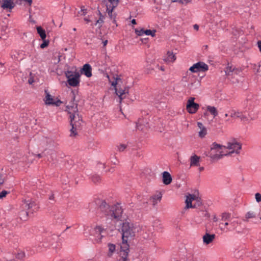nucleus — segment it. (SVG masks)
<instances>
[{
  "instance_id": "ea45409f",
  "label": "nucleus",
  "mask_w": 261,
  "mask_h": 261,
  "mask_svg": "<svg viewBox=\"0 0 261 261\" xmlns=\"http://www.w3.org/2000/svg\"><path fill=\"white\" fill-rule=\"evenodd\" d=\"M255 200L257 203L261 202V194L256 193L255 194Z\"/></svg>"
},
{
  "instance_id": "c03bdc74",
  "label": "nucleus",
  "mask_w": 261,
  "mask_h": 261,
  "mask_svg": "<svg viewBox=\"0 0 261 261\" xmlns=\"http://www.w3.org/2000/svg\"><path fill=\"white\" fill-rule=\"evenodd\" d=\"M48 44V42L45 40V39L43 40V42L40 45V47L41 48H44V47H46Z\"/></svg>"
},
{
  "instance_id": "20e7f679",
  "label": "nucleus",
  "mask_w": 261,
  "mask_h": 261,
  "mask_svg": "<svg viewBox=\"0 0 261 261\" xmlns=\"http://www.w3.org/2000/svg\"><path fill=\"white\" fill-rule=\"evenodd\" d=\"M22 207L25 211H22L20 214V218L22 220H26L29 214H32L38 210V206L31 200H25L22 204Z\"/></svg>"
},
{
  "instance_id": "f257e3e1",
  "label": "nucleus",
  "mask_w": 261,
  "mask_h": 261,
  "mask_svg": "<svg viewBox=\"0 0 261 261\" xmlns=\"http://www.w3.org/2000/svg\"><path fill=\"white\" fill-rule=\"evenodd\" d=\"M121 231L122 242L120 247L125 254L127 253V251L129 250V246L127 244L128 239H132L139 233H140L142 237L145 239H148L150 237V234L147 233L145 229H142L140 226L126 221L122 223Z\"/></svg>"
},
{
  "instance_id": "49530a36",
  "label": "nucleus",
  "mask_w": 261,
  "mask_h": 261,
  "mask_svg": "<svg viewBox=\"0 0 261 261\" xmlns=\"http://www.w3.org/2000/svg\"><path fill=\"white\" fill-rule=\"evenodd\" d=\"M212 219L214 222H217L218 220V218L216 215H214L212 216Z\"/></svg>"
},
{
  "instance_id": "f704fd0d",
  "label": "nucleus",
  "mask_w": 261,
  "mask_h": 261,
  "mask_svg": "<svg viewBox=\"0 0 261 261\" xmlns=\"http://www.w3.org/2000/svg\"><path fill=\"white\" fill-rule=\"evenodd\" d=\"M155 30H146L145 35L147 36H151V37H154L155 36Z\"/></svg>"
},
{
  "instance_id": "3c124183",
  "label": "nucleus",
  "mask_w": 261,
  "mask_h": 261,
  "mask_svg": "<svg viewBox=\"0 0 261 261\" xmlns=\"http://www.w3.org/2000/svg\"><path fill=\"white\" fill-rule=\"evenodd\" d=\"M158 69L161 70L162 71H164L165 70V68H164V66H158Z\"/></svg>"
},
{
  "instance_id": "09e8293b",
  "label": "nucleus",
  "mask_w": 261,
  "mask_h": 261,
  "mask_svg": "<svg viewBox=\"0 0 261 261\" xmlns=\"http://www.w3.org/2000/svg\"><path fill=\"white\" fill-rule=\"evenodd\" d=\"M193 28L195 30L197 31L199 29V25L198 24H195L193 25Z\"/></svg>"
},
{
  "instance_id": "b1692460",
  "label": "nucleus",
  "mask_w": 261,
  "mask_h": 261,
  "mask_svg": "<svg viewBox=\"0 0 261 261\" xmlns=\"http://www.w3.org/2000/svg\"><path fill=\"white\" fill-rule=\"evenodd\" d=\"M148 127L147 123L145 124L143 119H139L136 123V128L140 130H144Z\"/></svg>"
},
{
  "instance_id": "c756f323",
  "label": "nucleus",
  "mask_w": 261,
  "mask_h": 261,
  "mask_svg": "<svg viewBox=\"0 0 261 261\" xmlns=\"http://www.w3.org/2000/svg\"><path fill=\"white\" fill-rule=\"evenodd\" d=\"M37 31L41 38L44 40L46 37L45 30L43 29L41 27L39 26L37 27Z\"/></svg>"
},
{
  "instance_id": "2f4dec72",
  "label": "nucleus",
  "mask_w": 261,
  "mask_h": 261,
  "mask_svg": "<svg viewBox=\"0 0 261 261\" xmlns=\"http://www.w3.org/2000/svg\"><path fill=\"white\" fill-rule=\"evenodd\" d=\"M162 198V194L158 193L152 196L151 198V202L153 205H155L159 201H160Z\"/></svg>"
},
{
  "instance_id": "6ab92c4d",
  "label": "nucleus",
  "mask_w": 261,
  "mask_h": 261,
  "mask_svg": "<svg viewBox=\"0 0 261 261\" xmlns=\"http://www.w3.org/2000/svg\"><path fill=\"white\" fill-rule=\"evenodd\" d=\"M164 61L166 63H173L176 60L175 54L170 51H167L166 55L164 57Z\"/></svg>"
},
{
  "instance_id": "9d476101",
  "label": "nucleus",
  "mask_w": 261,
  "mask_h": 261,
  "mask_svg": "<svg viewBox=\"0 0 261 261\" xmlns=\"http://www.w3.org/2000/svg\"><path fill=\"white\" fill-rule=\"evenodd\" d=\"M197 203V205H199L201 203L200 199L197 195L196 194H189L186 197L185 201L186 203V208L195 207L196 205L195 203L192 204V202Z\"/></svg>"
},
{
  "instance_id": "6e6d98bb",
  "label": "nucleus",
  "mask_w": 261,
  "mask_h": 261,
  "mask_svg": "<svg viewBox=\"0 0 261 261\" xmlns=\"http://www.w3.org/2000/svg\"><path fill=\"white\" fill-rule=\"evenodd\" d=\"M181 2L182 3H188L189 1L188 0H180Z\"/></svg>"
},
{
  "instance_id": "4468645a",
  "label": "nucleus",
  "mask_w": 261,
  "mask_h": 261,
  "mask_svg": "<svg viewBox=\"0 0 261 261\" xmlns=\"http://www.w3.org/2000/svg\"><path fill=\"white\" fill-rule=\"evenodd\" d=\"M208 69V66L202 62H199L193 64L190 68L189 70L192 72H198L201 71H205Z\"/></svg>"
},
{
  "instance_id": "bf43d9fd",
  "label": "nucleus",
  "mask_w": 261,
  "mask_h": 261,
  "mask_svg": "<svg viewBox=\"0 0 261 261\" xmlns=\"http://www.w3.org/2000/svg\"><path fill=\"white\" fill-rule=\"evenodd\" d=\"M204 170V168L203 167H200L199 168V171L200 172L203 171Z\"/></svg>"
},
{
  "instance_id": "774afa93",
  "label": "nucleus",
  "mask_w": 261,
  "mask_h": 261,
  "mask_svg": "<svg viewBox=\"0 0 261 261\" xmlns=\"http://www.w3.org/2000/svg\"><path fill=\"white\" fill-rule=\"evenodd\" d=\"M75 30H76L75 28H74L73 31H75Z\"/></svg>"
},
{
  "instance_id": "0e129e2a",
  "label": "nucleus",
  "mask_w": 261,
  "mask_h": 261,
  "mask_svg": "<svg viewBox=\"0 0 261 261\" xmlns=\"http://www.w3.org/2000/svg\"><path fill=\"white\" fill-rule=\"evenodd\" d=\"M38 156L39 158L41 156V155L40 154H38Z\"/></svg>"
},
{
  "instance_id": "2eb2a0df",
  "label": "nucleus",
  "mask_w": 261,
  "mask_h": 261,
  "mask_svg": "<svg viewBox=\"0 0 261 261\" xmlns=\"http://www.w3.org/2000/svg\"><path fill=\"white\" fill-rule=\"evenodd\" d=\"M237 222L234 221H226L224 223L221 222L219 224V227L223 232H227L233 230Z\"/></svg>"
},
{
  "instance_id": "680f3d73",
  "label": "nucleus",
  "mask_w": 261,
  "mask_h": 261,
  "mask_svg": "<svg viewBox=\"0 0 261 261\" xmlns=\"http://www.w3.org/2000/svg\"><path fill=\"white\" fill-rule=\"evenodd\" d=\"M29 83L30 84H32V83H33V81H31V80H29Z\"/></svg>"
},
{
  "instance_id": "1a4fd4ad",
  "label": "nucleus",
  "mask_w": 261,
  "mask_h": 261,
  "mask_svg": "<svg viewBox=\"0 0 261 261\" xmlns=\"http://www.w3.org/2000/svg\"><path fill=\"white\" fill-rule=\"evenodd\" d=\"M120 81V79H116L114 81L112 82V85L115 87V92L119 98V102H121L122 100L125 98L128 94V88H118L117 86L119 82Z\"/></svg>"
},
{
  "instance_id": "a18cd8bd",
  "label": "nucleus",
  "mask_w": 261,
  "mask_h": 261,
  "mask_svg": "<svg viewBox=\"0 0 261 261\" xmlns=\"http://www.w3.org/2000/svg\"><path fill=\"white\" fill-rule=\"evenodd\" d=\"M204 217L208 218L210 217V214L207 211H204L202 213Z\"/></svg>"
},
{
  "instance_id": "864d4df0",
  "label": "nucleus",
  "mask_w": 261,
  "mask_h": 261,
  "mask_svg": "<svg viewBox=\"0 0 261 261\" xmlns=\"http://www.w3.org/2000/svg\"><path fill=\"white\" fill-rule=\"evenodd\" d=\"M132 23L133 24H136V21L135 19H133V20H132V21H131Z\"/></svg>"
},
{
  "instance_id": "69168bd1",
  "label": "nucleus",
  "mask_w": 261,
  "mask_h": 261,
  "mask_svg": "<svg viewBox=\"0 0 261 261\" xmlns=\"http://www.w3.org/2000/svg\"><path fill=\"white\" fill-rule=\"evenodd\" d=\"M2 184H3V182L0 181V185H2Z\"/></svg>"
},
{
  "instance_id": "e433bc0d",
  "label": "nucleus",
  "mask_w": 261,
  "mask_h": 261,
  "mask_svg": "<svg viewBox=\"0 0 261 261\" xmlns=\"http://www.w3.org/2000/svg\"><path fill=\"white\" fill-rule=\"evenodd\" d=\"M253 69L254 72L259 73L261 71L260 70V64L258 63L257 64H254L253 67Z\"/></svg>"
},
{
  "instance_id": "f03ea898",
  "label": "nucleus",
  "mask_w": 261,
  "mask_h": 261,
  "mask_svg": "<svg viewBox=\"0 0 261 261\" xmlns=\"http://www.w3.org/2000/svg\"><path fill=\"white\" fill-rule=\"evenodd\" d=\"M99 216L105 217L108 223L113 224L117 221H122L125 219L123 209L120 204L117 203L110 206L106 202L102 201L99 207Z\"/></svg>"
},
{
  "instance_id": "5701e85b",
  "label": "nucleus",
  "mask_w": 261,
  "mask_h": 261,
  "mask_svg": "<svg viewBox=\"0 0 261 261\" xmlns=\"http://www.w3.org/2000/svg\"><path fill=\"white\" fill-rule=\"evenodd\" d=\"M172 180V177L168 172L164 171L163 173V182L165 185H169L171 182Z\"/></svg>"
},
{
  "instance_id": "72a5a7b5",
  "label": "nucleus",
  "mask_w": 261,
  "mask_h": 261,
  "mask_svg": "<svg viewBox=\"0 0 261 261\" xmlns=\"http://www.w3.org/2000/svg\"><path fill=\"white\" fill-rule=\"evenodd\" d=\"M113 10H111L109 8H107V11L108 12L109 16L112 19H113V22L116 23V20H115V15L113 13Z\"/></svg>"
},
{
  "instance_id": "4c0bfd02",
  "label": "nucleus",
  "mask_w": 261,
  "mask_h": 261,
  "mask_svg": "<svg viewBox=\"0 0 261 261\" xmlns=\"http://www.w3.org/2000/svg\"><path fill=\"white\" fill-rule=\"evenodd\" d=\"M127 145L125 144H121L117 146V148L119 151H123L126 148Z\"/></svg>"
},
{
  "instance_id": "a211bd4d",
  "label": "nucleus",
  "mask_w": 261,
  "mask_h": 261,
  "mask_svg": "<svg viewBox=\"0 0 261 261\" xmlns=\"http://www.w3.org/2000/svg\"><path fill=\"white\" fill-rule=\"evenodd\" d=\"M0 4L4 9L11 10L15 4L12 0H0Z\"/></svg>"
},
{
  "instance_id": "58836bf2",
  "label": "nucleus",
  "mask_w": 261,
  "mask_h": 261,
  "mask_svg": "<svg viewBox=\"0 0 261 261\" xmlns=\"http://www.w3.org/2000/svg\"><path fill=\"white\" fill-rule=\"evenodd\" d=\"M145 30L143 29H141L140 30H135V33L138 36H143V35L145 34Z\"/></svg>"
},
{
  "instance_id": "7ed1b4c3",
  "label": "nucleus",
  "mask_w": 261,
  "mask_h": 261,
  "mask_svg": "<svg viewBox=\"0 0 261 261\" xmlns=\"http://www.w3.org/2000/svg\"><path fill=\"white\" fill-rule=\"evenodd\" d=\"M181 82L189 93L195 95L201 93V82L195 75L187 72L182 77Z\"/></svg>"
},
{
  "instance_id": "ddd939ff",
  "label": "nucleus",
  "mask_w": 261,
  "mask_h": 261,
  "mask_svg": "<svg viewBox=\"0 0 261 261\" xmlns=\"http://www.w3.org/2000/svg\"><path fill=\"white\" fill-rule=\"evenodd\" d=\"M195 99L194 97H190L187 101L186 109L190 114L195 113L199 108V104L194 102Z\"/></svg>"
},
{
  "instance_id": "e2e57ef3",
  "label": "nucleus",
  "mask_w": 261,
  "mask_h": 261,
  "mask_svg": "<svg viewBox=\"0 0 261 261\" xmlns=\"http://www.w3.org/2000/svg\"><path fill=\"white\" fill-rule=\"evenodd\" d=\"M84 19H85V20L87 22H88L89 21V20L88 19H87L86 18H85Z\"/></svg>"
},
{
  "instance_id": "a19ab883",
  "label": "nucleus",
  "mask_w": 261,
  "mask_h": 261,
  "mask_svg": "<svg viewBox=\"0 0 261 261\" xmlns=\"http://www.w3.org/2000/svg\"><path fill=\"white\" fill-rule=\"evenodd\" d=\"M9 193V192L6 190H3L2 192H0V199L5 197Z\"/></svg>"
},
{
  "instance_id": "0eeeda50",
  "label": "nucleus",
  "mask_w": 261,
  "mask_h": 261,
  "mask_svg": "<svg viewBox=\"0 0 261 261\" xmlns=\"http://www.w3.org/2000/svg\"><path fill=\"white\" fill-rule=\"evenodd\" d=\"M65 75L67 79V83L69 85L74 87L79 86L81 76V74L79 72L67 71L65 73Z\"/></svg>"
},
{
  "instance_id": "4be33fe9",
  "label": "nucleus",
  "mask_w": 261,
  "mask_h": 261,
  "mask_svg": "<svg viewBox=\"0 0 261 261\" xmlns=\"http://www.w3.org/2000/svg\"><path fill=\"white\" fill-rule=\"evenodd\" d=\"M197 126L200 129L198 132L199 137L201 138H204L207 134L206 128L203 126L202 123L200 122H197Z\"/></svg>"
},
{
  "instance_id": "7c9ffc66",
  "label": "nucleus",
  "mask_w": 261,
  "mask_h": 261,
  "mask_svg": "<svg viewBox=\"0 0 261 261\" xmlns=\"http://www.w3.org/2000/svg\"><path fill=\"white\" fill-rule=\"evenodd\" d=\"M230 214L228 213H223L221 215V221L222 222H229L230 220Z\"/></svg>"
},
{
  "instance_id": "c85d7f7f",
  "label": "nucleus",
  "mask_w": 261,
  "mask_h": 261,
  "mask_svg": "<svg viewBox=\"0 0 261 261\" xmlns=\"http://www.w3.org/2000/svg\"><path fill=\"white\" fill-rule=\"evenodd\" d=\"M108 255L110 257H111L113 253L115 252L116 250V246L114 244L109 243L108 245Z\"/></svg>"
},
{
  "instance_id": "bb28decb",
  "label": "nucleus",
  "mask_w": 261,
  "mask_h": 261,
  "mask_svg": "<svg viewBox=\"0 0 261 261\" xmlns=\"http://www.w3.org/2000/svg\"><path fill=\"white\" fill-rule=\"evenodd\" d=\"M239 70L237 69H235L232 66H228L226 68L225 73L227 75H230L231 74L233 75V73L237 74Z\"/></svg>"
},
{
  "instance_id": "338daca9",
  "label": "nucleus",
  "mask_w": 261,
  "mask_h": 261,
  "mask_svg": "<svg viewBox=\"0 0 261 261\" xmlns=\"http://www.w3.org/2000/svg\"><path fill=\"white\" fill-rule=\"evenodd\" d=\"M85 231H86V229H85ZM84 233H85V234L87 233V232H86V231H85V232H84Z\"/></svg>"
},
{
  "instance_id": "8fccbe9b",
  "label": "nucleus",
  "mask_w": 261,
  "mask_h": 261,
  "mask_svg": "<svg viewBox=\"0 0 261 261\" xmlns=\"http://www.w3.org/2000/svg\"><path fill=\"white\" fill-rule=\"evenodd\" d=\"M49 199L50 200H54V195L53 194H51L49 197Z\"/></svg>"
},
{
  "instance_id": "052dcab7",
  "label": "nucleus",
  "mask_w": 261,
  "mask_h": 261,
  "mask_svg": "<svg viewBox=\"0 0 261 261\" xmlns=\"http://www.w3.org/2000/svg\"><path fill=\"white\" fill-rule=\"evenodd\" d=\"M229 115V113H226L225 114L224 116L225 117H227L228 116V115Z\"/></svg>"
},
{
  "instance_id": "9b49d317",
  "label": "nucleus",
  "mask_w": 261,
  "mask_h": 261,
  "mask_svg": "<svg viewBox=\"0 0 261 261\" xmlns=\"http://www.w3.org/2000/svg\"><path fill=\"white\" fill-rule=\"evenodd\" d=\"M45 96L44 98V102L46 105H53L57 107L60 106L62 103L58 97H55L51 95L46 90L45 91Z\"/></svg>"
},
{
  "instance_id": "37998d69",
  "label": "nucleus",
  "mask_w": 261,
  "mask_h": 261,
  "mask_svg": "<svg viewBox=\"0 0 261 261\" xmlns=\"http://www.w3.org/2000/svg\"><path fill=\"white\" fill-rule=\"evenodd\" d=\"M58 220L59 221H57L56 222V223H58V224H61L63 223L64 221V217L62 215L58 218Z\"/></svg>"
},
{
  "instance_id": "c9c22d12",
  "label": "nucleus",
  "mask_w": 261,
  "mask_h": 261,
  "mask_svg": "<svg viewBox=\"0 0 261 261\" xmlns=\"http://www.w3.org/2000/svg\"><path fill=\"white\" fill-rule=\"evenodd\" d=\"M256 217L255 214L253 212H248L245 215V218L248 219L254 218Z\"/></svg>"
},
{
  "instance_id": "4d7b16f0",
  "label": "nucleus",
  "mask_w": 261,
  "mask_h": 261,
  "mask_svg": "<svg viewBox=\"0 0 261 261\" xmlns=\"http://www.w3.org/2000/svg\"><path fill=\"white\" fill-rule=\"evenodd\" d=\"M86 10L84 9V7H82L81 9V11L83 12V14H85L86 13V12H85Z\"/></svg>"
},
{
  "instance_id": "13d9d810",
  "label": "nucleus",
  "mask_w": 261,
  "mask_h": 261,
  "mask_svg": "<svg viewBox=\"0 0 261 261\" xmlns=\"http://www.w3.org/2000/svg\"><path fill=\"white\" fill-rule=\"evenodd\" d=\"M48 245L46 244V243L45 242H44L43 244H42V246L44 247H48Z\"/></svg>"
},
{
  "instance_id": "79ce46f5",
  "label": "nucleus",
  "mask_w": 261,
  "mask_h": 261,
  "mask_svg": "<svg viewBox=\"0 0 261 261\" xmlns=\"http://www.w3.org/2000/svg\"><path fill=\"white\" fill-rule=\"evenodd\" d=\"M92 179L93 182H97L100 180V178L98 175H95L92 177Z\"/></svg>"
},
{
  "instance_id": "393cba45",
  "label": "nucleus",
  "mask_w": 261,
  "mask_h": 261,
  "mask_svg": "<svg viewBox=\"0 0 261 261\" xmlns=\"http://www.w3.org/2000/svg\"><path fill=\"white\" fill-rule=\"evenodd\" d=\"M190 160L191 167L199 166L200 158L198 156L196 155H192Z\"/></svg>"
},
{
  "instance_id": "de8ad7c7",
  "label": "nucleus",
  "mask_w": 261,
  "mask_h": 261,
  "mask_svg": "<svg viewBox=\"0 0 261 261\" xmlns=\"http://www.w3.org/2000/svg\"><path fill=\"white\" fill-rule=\"evenodd\" d=\"M24 254L23 253H19L18 254V255L16 256V257L17 258H21L23 256Z\"/></svg>"
},
{
  "instance_id": "dca6fc26",
  "label": "nucleus",
  "mask_w": 261,
  "mask_h": 261,
  "mask_svg": "<svg viewBox=\"0 0 261 261\" xmlns=\"http://www.w3.org/2000/svg\"><path fill=\"white\" fill-rule=\"evenodd\" d=\"M66 111L70 115V119L71 120L72 116H76V117H80L77 111V105L71 102L69 104L67 105L66 107Z\"/></svg>"
},
{
  "instance_id": "39448f33",
  "label": "nucleus",
  "mask_w": 261,
  "mask_h": 261,
  "mask_svg": "<svg viewBox=\"0 0 261 261\" xmlns=\"http://www.w3.org/2000/svg\"><path fill=\"white\" fill-rule=\"evenodd\" d=\"M225 146L214 142L211 146L210 152L211 157L213 159H220L223 156L227 155Z\"/></svg>"
},
{
  "instance_id": "cd10ccee",
  "label": "nucleus",
  "mask_w": 261,
  "mask_h": 261,
  "mask_svg": "<svg viewBox=\"0 0 261 261\" xmlns=\"http://www.w3.org/2000/svg\"><path fill=\"white\" fill-rule=\"evenodd\" d=\"M206 110L213 116L214 118L218 115L217 110L215 107L208 106L206 107Z\"/></svg>"
},
{
  "instance_id": "6e6552de",
  "label": "nucleus",
  "mask_w": 261,
  "mask_h": 261,
  "mask_svg": "<svg viewBox=\"0 0 261 261\" xmlns=\"http://www.w3.org/2000/svg\"><path fill=\"white\" fill-rule=\"evenodd\" d=\"M225 148L227 155H231L233 153L239 154L242 148V145L236 140H232L227 143Z\"/></svg>"
},
{
  "instance_id": "412c9836",
  "label": "nucleus",
  "mask_w": 261,
  "mask_h": 261,
  "mask_svg": "<svg viewBox=\"0 0 261 261\" xmlns=\"http://www.w3.org/2000/svg\"><path fill=\"white\" fill-rule=\"evenodd\" d=\"M215 238L214 234L206 233L202 237L203 242L204 244L208 245L213 241Z\"/></svg>"
},
{
  "instance_id": "f3484780",
  "label": "nucleus",
  "mask_w": 261,
  "mask_h": 261,
  "mask_svg": "<svg viewBox=\"0 0 261 261\" xmlns=\"http://www.w3.org/2000/svg\"><path fill=\"white\" fill-rule=\"evenodd\" d=\"M229 116L232 118H239L242 121L248 120V118L242 112L235 110H230L229 111Z\"/></svg>"
},
{
  "instance_id": "f8f14e48",
  "label": "nucleus",
  "mask_w": 261,
  "mask_h": 261,
  "mask_svg": "<svg viewBox=\"0 0 261 261\" xmlns=\"http://www.w3.org/2000/svg\"><path fill=\"white\" fill-rule=\"evenodd\" d=\"M104 229L100 226H96L91 229H89L90 236L94 237L95 241L97 242H100L102 238V233L104 231Z\"/></svg>"
},
{
  "instance_id": "aec40b11",
  "label": "nucleus",
  "mask_w": 261,
  "mask_h": 261,
  "mask_svg": "<svg viewBox=\"0 0 261 261\" xmlns=\"http://www.w3.org/2000/svg\"><path fill=\"white\" fill-rule=\"evenodd\" d=\"M92 68L88 64H85L81 69V73L85 75L87 77H90L92 76Z\"/></svg>"
},
{
  "instance_id": "423d86ee",
  "label": "nucleus",
  "mask_w": 261,
  "mask_h": 261,
  "mask_svg": "<svg viewBox=\"0 0 261 261\" xmlns=\"http://www.w3.org/2000/svg\"><path fill=\"white\" fill-rule=\"evenodd\" d=\"M82 119L81 117L76 116H72L71 120H70V125L71 128L70 130V137H75L78 133V130L80 129L81 125Z\"/></svg>"
},
{
  "instance_id": "473e14b6",
  "label": "nucleus",
  "mask_w": 261,
  "mask_h": 261,
  "mask_svg": "<svg viewBox=\"0 0 261 261\" xmlns=\"http://www.w3.org/2000/svg\"><path fill=\"white\" fill-rule=\"evenodd\" d=\"M129 250L127 251V253L124 254V251H122V249L120 247L119 254L121 256V258L118 261H127V256L128 255Z\"/></svg>"
},
{
  "instance_id": "a878e982",
  "label": "nucleus",
  "mask_w": 261,
  "mask_h": 261,
  "mask_svg": "<svg viewBox=\"0 0 261 261\" xmlns=\"http://www.w3.org/2000/svg\"><path fill=\"white\" fill-rule=\"evenodd\" d=\"M119 0H108L107 4V8L114 10L118 6Z\"/></svg>"
},
{
  "instance_id": "5fc2aeb1",
  "label": "nucleus",
  "mask_w": 261,
  "mask_h": 261,
  "mask_svg": "<svg viewBox=\"0 0 261 261\" xmlns=\"http://www.w3.org/2000/svg\"><path fill=\"white\" fill-rule=\"evenodd\" d=\"M107 43H108V41L107 40H105V41H103L102 43H103V46H106V45L107 44Z\"/></svg>"
},
{
  "instance_id": "603ef678",
  "label": "nucleus",
  "mask_w": 261,
  "mask_h": 261,
  "mask_svg": "<svg viewBox=\"0 0 261 261\" xmlns=\"http://www.w3.org/2000/svg\"><path fill=\"white\" fill-rule=\"evenodd\" d=\"M24 1L27 2L29 5H31L32 3V0H23Z\"/></svg>"
}]
</instances>
